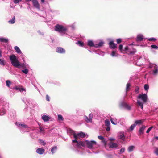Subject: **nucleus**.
Here are the masks:
<instances>
[{
	"label": "nucleus",
	"instance_id": "1",
	"mask_svg": "<svg viewBox=\"0 0 158 158\" xmlns=\"http://www.w3.org/2000/svg\"><path fill=\"white\" fill-rule=\"evenodd\" d=\"M147 97L146 94H140L137 97V103L138 106H140L141 109L143 108V104L146 102Z\"/></svg>",
	"mask_w": 158,
	"mask_h": 158
},
{
	"label": "nucleus",
	"instance_id": "2",
	"mask_svg": "<svg viewBox=\"0 0 158 158\" xmlns=\"http://www.w3.org/2000/svg\"><path fill=\"white\" fill-rule=\"evenodd\" d=\"M10 59L12 65L14 67L19 68L23 67V66L20 64L18 58L15 55H12L10 56Z\"/></svg>",
	"mask_w": 158,
	"mask_h": 158
},
{
	"label": "nucleus",
	"instance_id": "3",
	"mask_svg": "<svg viewBox=\"0 0 158 158\" xmlns=\"http://www.w3.org/2000/svg\"><path fill=\"white\" fill-rule=\"evenodd\" d=\"M54 30L61 34H65L67 31V29L62 25L57 24L55 26Z\"/></svg>",
	"mask_w": 158,
	"mask_h": 158
},
{
	"label": "nucleus",
	"instance_id": "4",
	"mask_svg": "<svg viewBox=\"0 0 158 158\" xmlns=\"http://www.w3.org/2000/svg\"><path fill=\"white\" fill-rule=\"evenodd\" d=\"M96 143L94 141H87V145L88 147L90 149L92 148L93 147L96 145Z\"/></svg>",
	"mask_w": 158,
	"mask_h": 158
},
{
	"label": "nucleus",
	"instance_id": "5",
	"mask_svg": "<svg viewBox=\"0 0 158 158\" xmlns=\"http://www.w3.org/2000/svg\"><path fill=\"white\" fill-rule=\"evenodd\" d=\"M93 117V115L92 114H90L89 115V118L87 116H84V118L85 120L87 122H92V119Z\"/></svg>",
	"mask_w": 158,
	"mask_h": 158
},
{
	"label": "nucleus",
	"instance_id": "6",
	"mask_svg": "<svg viewBox=\"0 0 158 158\" xmlns=\"http://www.w3.org/2000/svg\"><path fill=\"white\" fill-rule=\"evenodd\" d=\"M32 3L33 6L37 9H40V5L37 0H33Z\"/></svg>",
	"mask_w": 158,
	"mask_h": 158
},
{
	"label": "nucleus",
	"instance_id": "7",
	"mask_svg": "<svg viewBox=\"0 0 158 158\" xmlns=\"http://www.w3.org/2000/svg\"><path fill=\"white\" fill-rule=\"evenodd\" d=\"M109 44V45L110 47L112 49H114L117 48V45L116 44L114 43L113 41L110 42Z\"/></svg>",
	"mask_w": 158,
	"mask_h": 158
},
{
	"label": "nucleus",
	"instance_id": "8",
	"mask_svg": "<svg viewBox=\"0 0 158 158\" xmlns=\"http://www.w3.org/2000/svg\"><path fill=\"white\" fill-rule=\"evenodd\" d=\"M56 52L60 53H65V50L61 47H58L56 48Z\"/></svg>",
	"mask_w": 158,
	"mask_h": 158
},
{
	"label": "nucleus",
	"instance_id": "9",
	"mask_svg": "<svg viewBox=\"0 0 158 158\" xmlns=\"http://www.w3.org/2000/svg\"><path fill=\"white\" fill-rule=\"evenodd\" d=\"M109 145L110 148H116L118 146V145L117 143H113L112 142H110L109 143Z\"/></svg>",
	"mask_w": 158,
	"mask_h": 158
},
{
	"label": "nucleus",
	"instance_id": "10",
	"mask_svg": "<svg viewBox=\"0 0 158 158\" xmlns=\"http://www.w3.org/2000/svg\"><path fill=\"white\" fill-rule=\"evenodd\" d=\"M146 127L145 126H143L142 127L140 128L139 130V135H141V134H143L144 133V131L145 128H146Z\"/></svg>",
	"mask_w": 158,
	"mask_h": 158
},
{
	"label": "nucleus",
	"instance_id": "11",
	"mask_svg": "<svg viewBox=\"0 0 158 158\" xmlns=\"http://www.w3.org/2000/svg\"><path fill=\"white\" fill-rule=\"evenodd\" d=\"M44 149L42 148H38L36 150V152L40 154H43L44 153Z\"/></svg>",
	"mask_w": 158,
	"mask_h": 158
},
{
	"label": "nucleus",
	"instance_id": "12",
	"mask_svg": "<svg viewBox=\"0 0 158 158\" xmlns=\"http://www.w3.org/2000/svg\"><path fill=\"white\" fill-rule=\"evenodd\" d=\"M121 105L122 106L124 107L128 110H130L131 109L130 106L125 102H122Z\"/></svg>",
	"mask_w": 158,
	"mask_h": 158
},
{
	"label": "nucleus",
	"instance_id": "13",
	"mask_svg": "<svg viewBox=\"0 0 158 158\" xmlns=\"http://www.w3.org/2000/svg\"><path fill=\"white\" fill-rule=\"evenodd\" d=\"M144 119H141L139 120H136L135 121V124H136V125H140L142 124V123L144 122Z\"/></svg>",
	"mask_w": 158,
	"mask_h": 158
},
{
	"label": "nucleus",
	"instance_id": "14",
	"mask_svg": "<svg viewBox=\"0 0 158 158\" xmlns=\"http://www.w3.org/2000/svg\"><path fill=\"white\" fill-rule=\"evenodd\" d=\"M42 119L44 121L47 122L49 120L50 118L48 116L44 115L42 116Z\"/></svg>",
	"mask_w": 158,
	"mask_h": 158
},
{
	"label": "nucleus",
	"instance_id": "15",
	"mask_svg": "<svg viewBox=\"0 0 158 158\" xmlns=\"http://www.w3.org/2000/svg\"><path fill=\"white\" fill-rule=\"evenodd\" d=\"M14 49L16 51V52L19 54H21L22 52L19 48L17 46H15Z\"/></svg>",
	"mask_w": 158,
	"mask_h": 158
},
{
	"label": "nucleus",
	"instance_id": "16",
	"mask_svg": "<svg viewBox=\"0 0 158 158\" xmlns=\"http://www.w3.org/2000/svg\"><path fill=\"white\" fill-rule=\"evenodd\" d=\"M0 41L2 42H4L5 43H7L8 42V39L6 38H0Z\"/></svg>",
	"mask_w": 158,
	"mask_h": 158
},
{
	"label": "nucleus",
	"instance_id": "17",
	"mask_svg": "<svg viewBox=\"0 0 158 158\" xmlns=\"http://www.w3.org/2000/svg\"><path fill=\"white\" fill-rule=\"evenodd\" d=\"M143 37L141 35H138L137 38V41H140L143 40Z\"/></svg>",
	"mask_w": 158,
	"mask_h": 158
},
{
	"label": "nucleus",
	"instance_id": "18",
	"mask_svg": "<svg viewBox=\"0 0 158 158\" xmlns=\"http://www.w3.org/2000/svg\"><path fill=\"white\" fill-rule=\"evenodd\" d=\"M78 135L80 137L84 138L85 137V135L83 132H81L80 133L78 134Z\"/></svg>",
	"mask_w": 158,
	"mask_h": 158
},
{
	"label": "nucleus",
	"instance_id": "19",
	"mask_svg": "<svg viewBox=\"0 0 158 158\" xmlns=\"http://www.w3.org/2000/svg\"><path fill=\"white\" fill-rule=\"evenodd\" d=\"M90 47H94V44L92 40H89L87 44Z\"/></svg>",
	"mask_w": 158,
	"mask_h": 158
},
{
	"label": "nucleus",
	"instance_id": "20",
	"mask_svg": "<svg viewBox=\"0 0 158 158\" xmlns=\"http://www.w3.org/2000/svg\"><path fill=\"white\" fill-rule=\"evenodd\" d=\"M57 149V146H55L53 148H52L51 150V151L52 154L55 152L56 151Z\"/></svg>",
	"mask_w": 158,
	"mask_h": 158
},
{
	"label": "nucleus",
	"instance_id": "21",
	"mask_svg": "<svg viewBox=\"0 0 158 158\" xmlns=\"http://www.w3.org/2000/svg\"><path fill=\"white\" fill-rule=\"evenodd\" d=\"M105 123L106 126L107 127L110 126V123L108 119H106L105 121Z\"/></svg>",
	"mask_w": 158,
	"mask_h": 158
},
{
	"label": "nucleus",
	"instance_id": "22",
	"mask_svg": "<svg viewBox=\"0 0 158 158\" xmlns=\"http://www.w3.org/2000/svg\"><path fill=\"white\" fill-rule=\"evenodd\" d=\"M14 88L16 90H19L20 92H21L23 91H26L25 89H24L23 88H20L18 87V86H16Z\"/></svg>",
	"mask_w": 158,
	"mask_h": 158
},
{
	"label": "nucleus",
	"instance_id": "23",
	"mask_svg": "<svg viewBox=\"0 0 158 158\" xmlns=\"http://www.w3.org/2000/svg\"><path fill=\"white\" fill-rule=\"evenodd\" d=\"M15 17L14 16L12 19L9 21V23H10L13 24L15 22Z\"/></svg>",
	"mask_w": 158,
	"mask_h": 158
},
{
	"label": "nucleus",
	"instance_id": "24",
	"mask_svg": "<svg viewBox=\"0 0 158 158\" xmlns=\"http://www.w3.org/2000/svg\"><path fill=\"white\" fill-rule=\"evenodd\" d=\"M98 137L99 139L102 140V142L103 143H106V142L105 140H104V138L103 136H98Z\"/></svg>",
	"mask_w": 158,
	"mask_h": 158
},
{
	"label": "nucleus",
	"instance_id": "25",
	"mask_svg": "<svg viewBox=\"0 0 158 158\" xmlns=\"http://www.w3.org/2000/svg\"><path fill=\"white\" fill-rule=\"evenodd\" d=\"M125 138V136L123 134H120L119 136V139L122 140L123 141L124 140Z\"/></svg>",
	"mask_w": 158,
	"mask_h": 158
},
{
	"label": "nucleus",
	"instance_id": "26",
	"mask_svg": "<svg viewBox=\"0 0 158 158\" xmlns=\"http://www.w3.org/2000/svg\"><path fill=\"white\" fill-rule=\"evenodd\" d=\"M76 44L80 46H83L84 45V43L83 42L81 41H78L76 43Z\"/></svg>",
	"mask_w": 158,
	"mask_h": 158
},
{
	"label": "nucleus",
	"instance_id": "27",
	"mask_svg": "<svg viewBox=\"0 0 158 158\" xmlns=\"http://www.w3.org/2000/svg\"><path fill=\"white\" fill-rule=\"evenodd\" d=\"M134 148V147L133 146H129L128 149V150L129 152H131L133 151V149Z\"/></svg>",
	"mask_w": 158,
	"mask_h": 158
},
{
	"label": "nucleus",
	"instance_id": "28",
	"mask_svg": "<svg viewBox=\"0 0 158 158\" xmlns=\"http://www.w3.org/2000/svg\"><path fill=\"white\" fill-rule=\"evenodd\" d=\"M154 69L153 70V72L155 74H156L158 72V69H157V65H155L154 66Z\"/></svg>",
	"mask_w": 158,
	"mask_h": 158
},
{
	"label": "nucleus",
	"instance_id": "29",
	"mask_svg": "<svg viewBox=\"0 0 158 158\" xmlns=\"http://www.w3.org/2000/svg\"><path fill=\"white\" fill-rule=\"evenodd\" d=\"M131 86V85L130 83H128L126 85V92H128L130 89V87Z\"/></svg>",
	"mask_w": 158,
	"mask_h": 158
},
{
	"label": "nucleus",
	"instance_id": "30",
	"mask_svg": "<svg viewBox=\"0 0 158 158\" xmlns=\"http://www.w3.org/2000/svg\"><path fill=\"white\" fill-rule=\"evenodd\" d=\"M58 119L59 121H63L64 120V118L62 117V116L60 114H59L58 115Z\"/></svg>",
	"mask_w": 158,
	"mask_h": 158
},
{
	"label": "nucleus",
	"instance_id": "31",
	"mask_svg": "<svg viewBox=\"0 0 158 158\" xmlns=\"http://www.w3.org/2000/svg\"><path fill=\"white\" fill-rule=\"evenodd\" d=\"M5 61L3 59H0V64L2 65H5Z\"/></svg>",
	"mask_w": 158,
	"mask_h": 158
},
{
	"label": "nucleus",
	"instance_id": "32",
	"mask_svg": "<svg viewBox=\"0 0 158 158\" xmlns=\"http://www.w3.org/2000/svg\"><path fill=\"white\" fill-rule=\"evenodd\" d=\"M136 126V124H135V123L131 125V126H130V130L131 131L133 130L134 129V128Z\"/></svg>",
	"mask_w": 158,
	"mask_h": 158
},
{
	"label": "nucleus",
	"instance_id": "33",
	"mask_svg": "<svg viewBox=\"0 0 158 158\" xmlns=\"http://www.w3.org/2000/svg\"><path fill=\"white\" fill-rule=\"evenodd\" d=\"M73 135L74 138L75 139H76L77 140L80 137H79V136L78 135V134H76L74 133L73 134Z\"/></svg>",
	"mask_w": 158,
	"mask_h": 158
},
{
	"label": "nucleus",
	"instance_id": "34",
	"mask_svg": "<svg viewBox=\"0 0 158 158\" xmlns=\"http://www.w3.org/2000/svg\"><path fill=\"white\" fill-rule=\"evenodd\" d=\"M11 82L9 80L6 81V85L8 87H10V85L11 84Z\"/></svg>",
	"mask_w": 158,
	"mask_h": 158
},
{
	"label": "nucleus",
	"instance_id": "35",
	"mask_svg": "<svg viewBox=\"0 0 158 158\" xmlns=\"http://www.w3.org/2000/svg\"><path fill=\"white\" fill-rule=\"evenodd\" d=\"M154 153L157 156H158V148H155L154 151Z\"/></svg>",
	"mask_w": 158,
	"mask_h": 158
},
{
	"label": "nucleus",
	"instance_id": "36",
	"mask_svg": "<svg viewBox=\"0 0 158 158\" xmlns=\"http://www.w3.org/2000/svg\"><path fill=\"white\" fill-rule=\"evenodd\" d=\"M144 89L146 91H148L149 89V86L148 84H145L144 85Z\"/></svg>",
	"mask_w": 158,
	"mask_h": 158
},
{
	"label": "nucleus",
	"instance_id": "37",
	"mask_svg": "<svg viewBox=\"0 0 158 158\" xmlns=\"http://www.w3.org/2000/svg\"><path fill=\"white\" fill-rule=\"evenodd\" d=\"M22 71L25 74H27L28 72V69H26L24 70H23Z\"/></svg>",
	"mask_w": 158,
	"mask_h": 158
},
{
	"label": "nucleus",
	"instance_id": "38",
	"mask_svg": "<svg viewBox=\"0 0 158 158\" xmlns=\"http://www.w3.org/2000/svg\"><path fill=\"white\" fill-rule=\"evenodd\" d=\"M39 142L40 144H42L43 145H45L46 144V143L43 140L39 139Z\"/></svg>",
	"mask_w": 158,
	"mask_h": 158
},
{
	"label": "nucleus",
	"instance_id": "39",
	"mask_svg": "<svg viewBox=\"0 0 158 158\" xmlns=\"http://www.w3.org/2000/svg\"><path fill=\"white\" fill-rule=\"evenodd\" d=\"M123 46L122 45L120 44L119 46V49L122 52H123Z\"/></svg>",
	"mask_w": 158,
	"mask_h": 158
},
{
	"label": "nucleus",
	"instance_id": "40",
	"mask_svg": "<svg viewBox=\"0 0 158 158\" xmlns=\"http://www.w3.org/2000/svg\"><path fill=\"white\" fill-rule=\"evenodd\" d=\"M78 142L80 146H84L85 145V143L83 142H82V141H80Z\"/></svg>",
	"mask_w": 158,
	"mask_h": 158
},
{
	"label": "nucleus",
	"instance_id": "41",
	"mask_svg": "<svg viewBox=\"0 0 158 158\" xmlns=\"http://www.w3.org/2000/svg\"><path fill=\"white\" fill-rule=\"evenodd\" d=\"M151 47L155 49H157L158 48V47L155 45H152L151 46Z\"/></svg>",
	"mask_w": 158,
	"mask_h": 158
},
{
	"label": "nucleus",
	"instance_id": "42",
	"mask_svg": "<svg viewBox=\"0 0 158 158\" xmlns=\"http://www.w3.org/2000/svg\"><path fill=\"white\" fill-rule=\"evenodd\" d=\"M19 126H21L22 127H23L24 128H27V126L25 124H19Z\"/></svg>",
	"mask_w": 158,
	"mask_h": 158
},
{
	"label": "nucleus",
	"instance_id": "43",
	"mask_svg": "<svg viewBox=\"0 0 158 158\" xmlns=\"http://www.w3.org/2000/svg\"><path fill=\"white\" fill-rule=\"evenodd\" d=\"M125 150V148H122L120 150V153H123Z\"/></svg>",
	"mask_w": 158,
	"mask_h": 158
},
{
	"label": "nucleus",
	"instance_id": "44",
	"mask_svg": "<svg viewBox=\"0 0 158 158\" xmlns=\"http://www.w3.org/2000/svg\"><path fill=\"white\" fill-rule=\"evenodd\" d=\"M139 87L137 86L135 87V91L137 93H138L139 92Z\"/></svg>",
	"mask_w": 158,
	"mask_h": 158
},
{
	"label": "nucleus",
	"instance_id": "45",
	"mask_svg": "<svg viewBox=\"0 0 158 158\" xmlns=\"http://www.w3.org/2000/svg\"><path fill=\"white\" fill-rule=\"evenodd\" d=\"M103 44V42H100L98 43V45L95 46V47H97L98 46H100V47Z\"/></svg>",
	"mask_w": 158,
	"mask_h": 158
},
{
	"label": "nucleus",
	"instance_id": "46",
	"mask_svg": "<svg viewBox=\"0 0 158 158\" xmlns=\"http://www.w3.org/2000/svg\"><path fill=\"white\" fill-rule=\"evenodd\" d=\"M116 41L118 44H119L121 42L122 40L120 38L117 39Z\"/></svg>",
	"mask_w": 158,
	"mask_h": 158
},
{
	"label": "nucleus",
	"instance_id": "47",
	"mask_svg": "<svg viewBox=\"0 0 158 158\" xmlns=\"http://www.w3.org/2000/svg\"><path fill=\"white\" fill-rule=\"evenodd\" d=\"M22 0H14V2L15 3L17 4L19 3Z\"/></svg>",
	"mask_w": 158,
	"mask_h": 158
},
{
	"label": "nucleus",
	"instance_id": "48",
	"mask_svg": "<svg viewBox=\"0 0 158 158\" xmlns=\"http://www.w3.org/2000/svg\"><path fill=\"white\" fill-rule=\"evenodd\" d=\"M149 41H155L156 40V38H150L148 39Z\"/></svg>",
	"mask_w": 158,
	"mask_h": 158
},
{
	"label": "nucleus",
	"instance_id": "49",
	"mask_svg": "<svg viewBox=\"0 0 158 158\" xmlns=\"http://www.w3.org/2000/svg\"><path fill=\"white\" fill-rule=\"evenodd\" d=\"M75 146L77 148H80L81 146L79 143L78 142L75 145Z\"/></svg>",
	"mask_w": 158,
	"mask_h": 158
},
{
	"label": "nucleus",
	"instance_id": "50",
	"mask_svg": "<svg viewBox=\"0 0 158 158\" xmlns=\"http://www.w3.org/2000/svg\"><path fill=\"white\" fill-rule=\"evenodd\" d=\"M111 55L112 56H114L115 55V52L114 51H113L112 52Z\"/></svg>",
	"mask_w": 158,
	"mask_h": 158
},
{
	"label": "nucleus",
	"instance_id": "51",
	"mask_svg": "<svg viewBox=\"0 0 158 158\" xmlns=\"http://www.w3.org/2000/svg\"><path fill=\"white\" fill-rule=\"evenodd\" d=\"M46 100L48 101H50V99H49V97L48 95H46Z\"/></svg>",
	"mask_w": 158,
	"mask_h": 158
},
{
	"label": "nucleus",
	"instance_id": "52",
	"mask_svg": "<svg viewBox=\"0 0 158 158\" xmlns=\"http://www.w3.org/2000/svg\"><path fill=\"white\" fill-rule=\"evenodd\" d=\"M5 114V112H4L0 111V115H3Z\"/></svg>",
	"mask_w": 158,
	"mask_h": 158
},
{
	"label": "nucleus",
	"instance_id": "53",
	"mask_svg": "<svg viewBox=\"0 0 158 158\" xmlns=\"http://www.w3.org/2000/svg\"><path fill=\"white\" fill-rule=\"evenodd\" d=\"M78 141H77V140L76 139H75V140H72V142L73 143H77Z\"/></svg>",
	"mask_w": 158,
	"mask_h": 158
},
{
	"label": "nucleus",
	"instance_id": "54",
	"mask_svg": "<svg viewBox=\"0 0 158 158\" xmlns=\"http://www.w3.org/2000/svg\"><path fill=\"white\" fill-rule=\"evenodd\" d=\"M111 122L112 124H113L114 125H116V123L114 122L113 121V119L112 118H111L110 119Z\"/></svg>",
	"mask_w": 158,
	"mask_h": 158
},
{
	"label": "nucleus",
	"instance_id": "55",
	"mask_svg": "<svg viewBox=\"0 0 158 158\" xmlns=\"http://www.w3.org/2000/svg\"><path fill=\"white\" fill-rule=\"evenodd\" d=\"M109 139L111 141V142H112L114 140V139L113 138H109Z\"/></svg>",
	"mask_w": 158,
	"mask_h": 158
},
{
	"label": "nucleus",
	"instance_id": "56",
	"mask_svg": "<svg viewBox=\"0 0 158 158\" xmlns=\"http://www.w3.org/2000/svg\"><path fill=\"white\" fill-rule=\"evenodd\" d=\"M128 47L127 46L124 48V49H123V51H126L128 50Z\"/></svg>",
	"mask_w": 158,
	"mask_h": 158
},
{
	"label": "nucleus",
	"instance_id": "57",
	"mask_svg": "<svg viewBox=\"0 0 158 158\" xmlns=\"http://www.w3.org/2000/svg\"><path fill=\"white\" fill-rule=\"evenodd\" d=\"M107 127L106 128V130L107 131H109L110 130V127Z\"/></svg>",
	"mask_w": 158,
	"mask_h": 158
},
{
	"label": "nucleus",
	"instance_id": "58",
	"mask_svg": "<svg viewBox=\"0 0 158 158\" xmlns=\"http://www.w3.org/2000/svg\"><path fill=\"white\" fill-rule=\"evenodd\" d=\"M150 130H151L150 129H149V128H148L146 131V133H149L150 131Z\"/></svg>",
	"mask_w": 158,
	"mask_h": 158
},
{
	"label": "nucleus",
	"instance_id": "59",
	"mask_svg": "<svg viewBox=\"0 0 158 158\" xmlns=\"http://www.w3.org/2000/svg\"><path fill=\"white\" fill-rule=\"evenodd\" d=\"M135 52V51H133L131 52L130 53L131 54H134Z\"/></svg>",
	"mask_w": 158,
	"mask_h": 158
},
{
	"label": "nucleus",
	"instance_id": "60",
	"mask_svg": "<svg viewBox=\"0 0 158 158\" xmlns=\"http://www.w3.org/2000/svg\"><path fill=\"white\" fill-rule=\"evenodd\" d=\"M40 132H41L43 131V129L41 127H40Z\"/></svg>",
	"mask_w": 158,
	"mask_h": 158
},
{
	"label": "nucleus",
	"instance_id": "61",
	"mask_svg": "<svg viewBox=\"0 0 158 158\" xmlns=\"http://www.w3.org/2000/svg\"><path fill=\"white\" fill-rule=\"evenodd\" d=\"M155 138L156 140H158V137L156 136L155 137Z\"/></svg>",
	"mask_w": 158,
	"mask_h": 158
},
{
	"label": "nucleus",
	"instance_id": "62",
	"mask_svg": "<svg viewBox=\"0 0 158 158\" xmlns=\"http://www.w3.org/2000/svg\"><path fill=\"white\" fill-rule=\"evenodd\" d=\"M41 1L42 3H44L45 2L44 0H41Z\"/></svg>",
	"mask_w": 158,
	"mask_h": 158
},
{
	"label": "nucleus",
	"instance_id": "63",
	"mask_svg": "<svg viewBox=\"0 0 158 158\" xmlns=\"http://www.w3.org/2000/svg\"><path fill=\"white\" fill-rule=\"evenodd\" d=\"M153 128V126H151L149 128L151 130Z\"/></svg>",
	"mask_w": 158,
	"mask_h": 158
},
{
	"label": "nucleus",
	"instance_id": "64",
	"mask_svg": "<svg viewBox=\"0 0 158 158\" xmlns=\"http://www.w3.org/2000/svg\"><path fill=\"white\" fill-rule=\"evenodd\" d=\"M2 56V54H1V51L0 50V57H1Z\"/></svg>",
	"mask_w": 158,
	"mask_h": 158
}]
</instances>
